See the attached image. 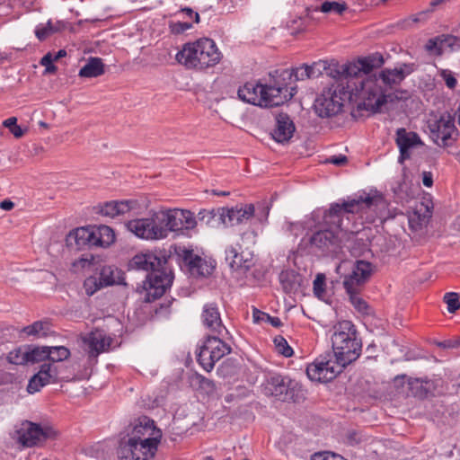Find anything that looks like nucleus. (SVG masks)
I'll return each mask as SVG.
<instances>
[{
	"label": "nucleus",
	"instance_id": "f257e3e1",
	"mask_svg": "<svg viewBox=\"0 0 460 460\" xmlns=\"http://www.w3.org/2000/svg\"><path fill=\"white\" fill-rule=\"evenodd\" d=\"M380 198L362 195L343 200L341 203H332L330 208L324 211L323 223L330 226V229L318 230L309 237L311 247L317 249L323 254L337 252L341 248V238L339 232H349V240L355 237L353 230L349 229L350 217L355 214H363L367 209L376 206Z\"/></svg>",
	"mask_w": 460,
	"mask_h": 460
},
{
	"label": "nucleus",
	"instance_id": "f03ea898",
	"mask_svg": "<svg viewBox=\"0 0 460 460\" xmlns=\"http://www.w3.org/2000/svg\"><path fill=\"white\" fill-rule=\"evenodd\" d=\"M166 256H158L153 252L135 255L128 262V270L147 272L146 280L137 284L136 292L145 293V301L153 302L161 297L172 283V272L167 266Z\"/></svg>",
	"mask_w": 460,
	"mask_h": 460
},
{
	"label": "nucleus",
	"instance_id": "7ed1b4c3",
	"mask_svg": "<svg viewBox=\"0 0 460 460\" xmlns=\"http://www.w3.org/2000/svg\"><path fill=\"white\" fill-rule=\"evenodd\" d=\"M415 69L416 66L413 63H403L399 68L382 70L378 78L361 79L359 95L362 102L358 103V111L366 110L373 113L378 112L380 108L387 102L388 98L385 90L378 84V80H381L386 86L393 87L400 84Z\"/></svg>",
	"mask_w": 460,
	"mask_h": 460
},
{
	"label": "nucleus",
	"instance_id": "20e7f679",
	"mask_svg": "<svg viewBox=\"0 0 460 460\" xmlns=\"http://www.w3.org/2000/svg\"><path fill=\"white\" fill-rule=\"evenodd\" d=\"M156 240L166 238L171 232L183 233L197 226L194 213L188 209H159L149 212Z\"/></svg>",
	"mask_w": 460,
	"mask_h": 460
},
{
	"label": "nucleus",
	"instance_id": "39448f33",
	"mask_svg": "<svg viewBox=\"0 0 460 460\" xmlns=\"http://www.w3.org/2000/svg\"><path fill=\"white\" fill-rule=\"evenodd\" d=\"M333 330L332 345L335 360L344 368L359 357L361 341L357 338V330L349 321L338 323Z\"/></svg>",
	"mask_w": 460,
	"mask_h": 460
},
{
	"label": "nucleus",
	"instance_id": "423d86ee",
	"mask_svg": "<svg viewBox=\"0 0 460 460\" xmlns=\"http://www.w3.org/2000/svg\"><path fill=\"white\" fill-rule=\"evenodd\" d=\"M177 60L188 68L205 69L219 63L221 53L214 40L202 38L192 43H186L176 55Z\"/></svg>",
	"mask_w": 460,
	"mask_h": 460
},
{
	"label": "nucleus",
	"instance_id": "0eeeda50",
	"mask_svg": "<svg viewBox=\"0 0 460 460\" xmlns=\"http://www.w3.org/2000/svg\"><path fill=\"white\" fill-rule=\"evenodd\" d=\"M115 241V234L111 227L101 225L98 226L78 227L69 232L66 245L76 250L92 247H108Z\"/></svg>",
	"mask_w": 460,
	"mask_h": 460
},
{
	"label": "nucleus",
	"instance_id": "6e6552de",
	"mask_svg": "<svg viewBox=\"0 0 460 460\" xmlns=\"http://www.w3.org/2000/svg\"><path fill=\"white\" fill-rule=\"evenodd\" d=\"M342 84H336L334 81L324 88L314 102V110L321 118H331L338 115L341 111L346 100L352 101V93L345 90Z\"/></svg>",
	"mask_w": 460,
	"mask_h": 460
},
{
	"label": "nucleus",
	"instance_id": "1a4fd4ad",
	"mask_svg": "<svg viewBox=\"0 0 460 460\" xmlns=\"http://www.w3.org/2000/svg\"><path fill=\"white\" fill-rule=\"evenodd\" d=\"M292 74L289 69L275 70L270 74V81L265 85L273 107L284 104L296 94V86L291 85L294 82Z\"/></svg>",
	"mask_w": 460,
	"mask_h": 460
},
{
	"label": "nucleus",
	"instance_id": "9d476101",
	"mask_svg": "<svg viewBox=\"0 0 460 460\" xmlns=\"http://www.w3.org/2000/svg\"><path fill=\"white\" fill-rule=\"evenodd\" d=\"M261 390L266 396L274 397L280 402L298 401L297 383L279 374L268 375L261 385Z\"/></svg>",
	"mask_w": 460,
	"mask_h": 460
},
{
	"label": "nucleus",
	"instance_id": "9b49d317",
	"mask_svg": "<svg viewBox=\"0 0 460 460\" xmlns=\"http://www.w3.org/2000/svg\"><path fill=\"white\" fill-rule=\"evenodd\" d=\"M231 352V347L216 335H208L197 354L199 364L210 372L216 362Z\"/></svg>",
	"mask_w": 460,
	"mask_h": 460
},
{
	"label": "nucleus",
	"instance_id": "f8f14e48",
	"mask_svg": "<svg viewBox=\"0 0 460 460\" xmlns=\"http://www.w3.org/2000/svg\"><path fill=\"white\" fill-rule=\"evenodd\" d=\"M159 443L148 438L134 442L122 438L117 451L118 457L120 460H150L155 456Z\"/></svg>",
	"mask_w": 460,
	"mask_h": 460
},
{
	"label": "nucleus",
	"instance_id": "ddd939ff",
	"mask_svg": "<svg viewBox=\"0 0 460 460\" xmlns=\"http://www.w3.org/2000/svg\"><path fill=\"white\" fill-rule=\"evenodd\" d=\"M56 432L49 427L42 428L40 424L25 420L16 430V440L24 447L42 445L49 438H54Z\"/></svg>",
	"mask_w": 460,
	"mask_h": 460
},
{
	"label": "nucleus",
	"instance_id": "4468645a",
	"mask_svg": "<svg viewBox=\"0 0 460 460\" xmlns=\"http://www.w3.org/2000/svg\"><path fill=\"white\" fill-rule=\"evenodd\" d=\"M429 128L433 141L438 146H451L458 137L455 116L449 112L443 113L438 120L429 123Z\"/></svg>",
	"mask_w": 460,
	"mask_h": 460
},
{
	"label": "nucleus",
	"instance_id": "2eb2a0df",
	"mask_svg": "<svg viewBox=\"0 0 460 460\" xmlns=\"http://www.w3.org/2000/svg\"><path fill=\"white\" fill-rule=\"evenodd\" d=\"M71 377L64 375L62 369L55 362H45L40 366L30 380L27 385V391L30 394L39 392L41 387L50 383H58L61 381H69Z\"/></svg>",
	"mask_w": 460,
	"mask_h": 460
},
{
	"label": "nucleus",
	"instance_id": "dca6fc26",
	"mask_svg": "<svg viewBox=\"0 0 460 460\" xmlns=\"http://www.w3.org/2000/svg\"><path fill=\"white\" fill-rule=\"evenodd\" d=\"M126 440L140 441L144 438L152 439V442H160L162 430L155 426L154 420L147 416H140L128 427Z\"/></svg>",
	"mask_w": 460,
	"mask_h": 460
},
{
	"label": "nucleus",
	"instance_id": "f3484780",
	"mask_svg": "<svg viewBox=\"0 0 460 460\" xmlns=\"http://www.w3.org/2000/svg\"><path fill=\"white\" fill-rule=\"evenodd\" d=\"M342 370L343 367L337 360L321 356L307 366L306 374L312 381L326 383L334 379Z\"/></svg>",
	"mask_w": 460,
	"mask_h": 460
},
{
	"label": "nucleus",
	"instance_id": "a211bd4d",
	"mask_svg": "<svg viewBox=\"0 0 460 460\" xmlns=\"http://www.w3.org/2000/svg\"><path fill=\"white\" fill-rule=\"evenodd\" d=\"M175 253L192 276L206 277L212 274L214 265L194 253L192 249L179 246L175 248Z\"/></svg>",
	"mask_w": 460,
	"mask_h": 460
},
{
	"label": "nucleus",
	"instance_id": "6ab92c4d",
	"mask_svg": "<svg viewBox=\"0 0 460 460\" xmlns=\"http://www.w3.org/2000/svg\"><path fill=\"white\" fill-rule=\"evenodd\" d=\"M358 66L359 64L358 61L356 63L342 65L341 66L333 65L334 70L332 80L338 84H342L345 90L351 91L352 95H358L360 98V90L358 91V84L360 85L361 80L358 82H353L355 79L358 80L359 75L362 74Z\"/></svg>",
	"mask_w": 460,
	"mask_h": 460
},
{
	"label": "nucleus",
	"instance_id": "aec40b11",
	"mask_svg": "<svg viewBox=\"0 0 460 460\" xmlns=\"http://www.w3.org/2000/svg\"><path fill=\"white\" fill-rule=\"evenodd\" d=\"M237 95L247 103L265 108L273 107L266 85L258 82H247L240 86Z\"/></svg>",
	"mask_w": 460,
	"mask_h": 460
},
{
	"label": "nucleus",
	"instance_id": "412c9836",
	"mask_svg": "<svg viewBox=\"0 0 460 460\" xmlns=\"http://www.w3.org/2000/svg\"><path fill=\"white\" fill-rule=\"evenodd\" d=\"M112 338L107 336L102 331L95 330L83 338L84 351L90 358H96L101 353L109 349Z\"/></svg>",
	"mask_w": 460,
	"mask_h": 460
},
{
	"label": "nucleus",
	"instance_id": "4be33fe9",
	"mask_svg": "<svg viewBox=\"0 0 460 460\" xmlns=\"http://www.w3.org/2000/svg\"><path fill=\"white\" fill-rule=\"evenodd\" d=\"M395 143L399 148L400 155L398 162L402 164L405 160L411 158V148L423 146L420 136L414 131H408L404 128H400L395 132Z\"/></svg>",
	"mask_w": 460,
	"mask_h": 460
},
{
	"label": "nucleus",
	"instance_id": "5701e85b",
	"mask_svg": "<svg viewBox=\"0 0 460 460\" xmlns=\"http://www.w3.org/2000/svg\"><path fill=\"white\" fill-rule=\"evenodd\" d=\"M371 273L372 264L370 262L363 260L356 261L351 272L344 277V288H361L370 278Z\"/></svg>",
	"mask_w": 460,
	"mask_h": 460
},
{
	"label": "nucleus",
	"instance_id": "b1692460",
	"mask_svg": "<svg viewBox=\"0 0 460 460\" xmlns=\"http://www.w3.org/2000/svg\"><path fill=\"white\" fill-rule=\"evenodd\" d=\"M275 128L270 135L272 138L280 144L289 142L296 130V126L287 113H279L276 116Z\"/></svg>",
	"mask_w": 460,
	"mask_h": 460
},
{
	"label": "nucleus",
	"instance_id": "393cba45",
	"mask_svg": "<svg viewBox=\"0 0 460 460\" xmlns=\"http://www.w3.org/2000/svg\"><path fill=\"white\" fill-rule=\"evenodd\" d=\"M202 321L204 325L213 333L222 335L223 332H227L224 326L220 313L215 304H208L204 306L202 312Z\"/></svg>",
	"mask_w": 460,
	"mask_h": 460
},
{
	"label": "nucleus",
	"instance_id": "a878e982",
	"mask_svg": "<svg viewBox=\"0 0 460 460\" xmlns=\"http://www.w3.org/2000/svg\"><path fill=\"white\" fill-rule=\"evenodd\" d=\"M136 200H112L105 202L103 205H100L97 212L102 216L113 218L117 216L129 212L131 209L136 208Z\"/></svg>",
	"mask_w": 460,
	"mask_h": 460
},
{
	"label": "nucleus",
	"instance_id": "bb28decb",
	"mask_svg": "<svg viewBox=\"0 0 460 460\" xmlns=\"http://www.w3.org/2000/svg\"><path fill=\"white\" fill-rule=\"evenodd\" d=\"M127 229L135 234L137 237L146 240H156L154 226H152L149 217L129 220L126 224Z\"/></svg>",
	"mask_w": 460,
	"mask_h": 460
},
{
	"label": "nucleus",
	"instance_id": "cd10ccee",
	"mask_svg": "<svg viewBox=\"0 0 460 460\" xmlns=\"http://www.w3.org/2000/svg\"><path fill=\"white\" fill-rule=\"evenodd\" d=\"M408 388L411 394L420 399H425L435 390V384L428 378H408Z\"/></svg>",
	"mask_w": 460,
	"mask_h": 460
},
{
	"label": "nucleus",
	"instance_id": "c85d7f7f",
	"mask_svg": "<svg viewBox=\"0 0 460 460\" xmlns=\"http://www.w3.org/2000/svg\"><path fill=\"white\" fill-rule=\"evenodd\" d=\"M241 246L236 244L235 246H229L226 250V261L229 267L233 270H248L252 265V261L249 259H244L242 252H240Z\"/></svg>",
	"mask_w": 460,
	"mask_h": 460
},
{
	"label": "nucleus",
	"instance_id": "c756f323",
	"mask_svg": "<svg viewBox=\"0 0 460 460\" xmlns=\"http://www.w3.org/2000/svg\"><path fill=\"white\" fill-rule=\"evenodd\" d=\"M99 279L104 288L113 285L127 286V283L124 281V272L112 265L102 266L100 270Z\"/></svg>",
	"mask_w": 460,
	"mask_h": 460
},
{
	"label": "nucleus",
	"instance_id": "7c9ffc66",
	"mask_svg": "<svg viewBox=\"0 0 460 460\" xmlns=\"http://www.w3.org/2000/svg\"><path fill=\"white\" fill-rule=\"evenodd\" d=\"M279 281L285 293H296L301 287L302 276L292 270H283L279 274Z\"/></svg>",
	"mask_w": 460,
	"mask_h": 460
},
{
	"label": "nucleus",
	"instance_id": "2f4dec72",
	"mask_svg": "<svg viewBox=\"0 0 460 460\" xmlns=\"http://www.w3.org/2000/svg\"><path fill=\"white\" fill-rule=\"evenodd\" d=\"M104 64L100 58H90L87 63L80 69L79 76L81 77H98L103 75Z\"/></svg>",
	"mask_w": 460,
	"mask_h": 460
},
{
	"label": "nucleus",
	"instance_id": "473e14b6",
	"mask_svg": "<svg viewBox=\"0 0 460 460\" xmlns=\"http://www.w3.org/2000/svg\"><path fill=\"white\" fill-rule=\"evenodd\" d=\"M431 217V210L428 205L420 204V208H417L412 216L409 217V225L411 229L418 230L422 226L427 225Z\"/></svg>",
	"mask_w": 460,
	"mask_h": 460
},
{
	"label": "nucleus",
	"instance_id": "72a5a7b5",
	"mask_svg": "<svg viewBox=\"0 0 460 460\" xmlns=\"http://www.w3.org/2000/svg\"><path fill=\"white\" fill-rule=\"evenodd\" d=\"M345 290L349 295L350 303L359 314L363 315H370L372 314V309L369 305L358 296L360 288H352V289L349 288Z\"/></svg>",
	"mask_w": 460,
	"mask_h": 460
},
{
	"label": "nucleus",
	"instance_id": "f704fd0d",
	"mask_svg": "<svg viewBox=\"0 0 460 460\" xmlns=\"http://www.w3.org/2000/svg\"><path fill=\"white\" fill-rule=\"evenodd\" d=\"M195 219L205 226L210 227H217L221 225L222 218L220 217L219 208L215 209H201L198 213Z\"/></svg>",
	"mask_w": 460,
	"mask_h": 460
},
{
	"label": "nucleus",
	"instance_id": "c9c22d12",
	"mask_svg": "<svg viewBox=\"0 0 460 460\" xmlns=\"http://www.w3.org/2000/svg\"><path fill=\"white\" fill-rule=\"evenodd\" d=\"M28 364H36L40 362H49L50 356L49 346L27 345Z\"/></svg>",
	"mask_w": 460,
	"mask_h": 460
},
{
	"label": "nucleus",
	"instance_id": "e433bc0d",
	"mask_svg": "<svg viewBox=\"0 0 460 460\" xmlns=\"http://www.w3.org/2000/svg\"><path fill=\"white\" fill-rule=\"evenodd\" d=\"M306 69L308 72V75H310V79L318 78L323 75L324 73L332 78L333 75V65H329L327 62L319 60L317 62H314L312 65H306Z\"/></svg>",
	"mask_w": 460,
	"mask_h": 460
},
{
	"label": "nucleus",
	"instance_id": "4c0bfd02",
	"mask_svg": "<svg viewBox=\"0 0 460 460\" xmlns=\"http://www.w3.org/2000/svg\"><path fill=\"white\" fill-rule=\"evenodd\" d=\"M28 336L47 337L50 332V324L48 321H37L22 330Z\"/></svg>",
	"mask_w": 460,
	"mask_h": 460
},
{
	"label": "nucleus",
	"instance_id": "58836bf2",
	"mask_svg": "<svg viewBox=\"0 0 460 460\" xmlns=\"http://www.w3.org/2000/svg\"><path fill=\"white\" fill-rule=\"evenodd\" d=\"M235 222H237L238 225L244 224L249 219L253 217L255 213V206L252 203L238 204L235 206Z\"/></svg>",
	"mask_w": 460,
	"mask_h": 460
},
{
	"label": "nucleus",
	"instance_id": "ea45409f",
	"mask_svg": "<svg viewBox=\"0 0 460 460\" xmlns=\"http://www.w3.org/2000/svg\"><path fill=\"white\" fill-rule=\"evenodd\" d=\"M7 360L14 365H28L27 345L11 350L7 355Z\"/></svg>",
	"mask_w": 460,
	"mask_h": 460
},
{
	"label": "nucleus",
	"instance_id": "a19ab883",
	"mask_svg": "<svg viewBox=\"0 0 460 460\" xmlns=\"http://www.w3.org/2000/svg\"><path fill=\"white\" fill-rule=\"evenodd\" d=\"M348 9V5L346 3H339V2H331V1H325L323 2L321 6H315L314 11L315 12H322L324 13H335L338 14H342L343 12H345Z\"/></svg>",
	"mask_w": 460,
	"mask_h": 460
},
{
	"label": "nucleus",
	"instance_id": "79ce46f5",
	"mask_svg": "<svg viewBox=\"0 0 460 460\" xmlns=\"http://www.w3.org/2000/svg\"><path fill=\"white\" fill-rule=\"evenodd\" d=\"M49 362H62L70 357V350L65 346H49Z\"/></svg>",
	"mask_w": 460,
	"mask_h": 460
},
{
	"label": "nucleus",
	"instance_id": "37998d69",
	"mask_svg": "<svg viewBox=\"0 0 460 460\" xmlns=\"http://www.w3.org/2000/svg\"><path fill=\"white\" fill-rule=\"evenodd\" d=\"M219 213L220 217L222 218L221 224L225 226H234L238 225L237 222H235L236 218V213H235V207H233L231 208H219Z\"/></svg>",
	"mask_w": 460,
	"mask_h": 460
},
{
	"label": "nucleus",
	"instance_id": "c03bdc74",
	"mask_svg": "<svg viewBox=\"0 0 460 460\" xmlns=\"http://www.w3.org/2000/svg\"><path fill=\"white\" fill-rule=\"evenodd\" d=\"M104 288L100 279L95 276L88 277L84 282V288L88 296H93L95 292Z\"/></svg>",
	"mask_w": 460,
	"mask_h": 460
},
{
	"label": "nucleus",
	"instance_id": "a18cd8bd",
	"mask_svg": "<svg viewBox=\"0 0 460 460\" xmlns=\"http://www.w3.org/2000/svg\"><path fill=\"white\" fill-rule=\"evenodd\" d=\"M255 206L254 216L259 222L264 223L267 221L270 210V204L266 200L258 202Z\"/></svg>",
	"mask_w": 460,
	"mask_h": 460
},
{
	"label": "nucleus",
	"instance_id": "49530a36",
	"mask_svg": "<svg viewBox=\"0 0 460 460\" xmlns=\"http://www.w3.org/2000/svg\"><path fill=\"white\" fill-rule=\"evenodd\" d=\"M274 344L278 353L286 358H289L294 354L293 349L288 345L286 339L282 336H277L274 339Z\"/></svg>",
	"mask_w": 460,
	"mask_h": 460
},
{
	"label": "nucleus",
	"instance_id": "de8ad7c7",
	"mask_svg": "<svg viewBox=\"0 0 460 460\" xmlns=\"http://www.w3.org/2000/svg\"><path fill=\"white\" fill-rule=\"evenodd\" d=\"M58 28L54 26L50 21L48 22L46 26L37 27L35 30V35L39 40H45L49 35L57 32Z\"/></svg>",
	"mask_w": 460,
	"mask_h": 460
},
{
	"label": "nucleus",
	"instance_id": "09e8293b",
	"mask_svg": "<svg viewBox=\"0 0 460 460\" xmlns=\"http://www.w3.org/2000/svg\"><path fill=\"white\" fill-rule=\"evenodd\" d=\"M444 302L447 304L449 313H456L460 308L459 295L457 293H447L444 296Z\"/></svg>",
	"mask_w": 460,
	"mask_h": 460
},
{
	"label": "nucleus",
	"instance_id": "8fccbe9b",
	"mask_svg": "<svg viewBox=\"0 0 460 460\" xmlns=\"http://www.w3.org/2000/svg\"><path fill=\"white\" fill-rule=\"evenodd\" d=\"M313 285L314 296L323 299L325 294V276L321 273L317 274Z\"/></svg>",
	"mask_w": 460,
	"mask_h": 460
},
{
	"label": "nucleus",
	"instance_id": "3c124183",
	"mask_svg": "<svg viewBox=\"0 0 460 460\" xmlns=\"http://www.w3.org/2000/svg\"><path fill=\"white\" fill-rule=\"evenodd\" d=\"M4 127L8 128L10 132L17 138L22 137L24 131L17 125V118L11 117L3 122Z\"/></svg>",
	"mask_w": 460,
	"mask_h": 460
},
{
	"label": "nucleus",
	"instance_id": "603ef678",
	"mask_svg": "<svg viewBox=\"0 0 460 460\" xmlns=\"http://www.w3.org/2000/svg\"><path fill=\"white\" fill-rule=\"evenodd\" d=\"M425 49L427 51L433 53L437 56H440L443 54V49L441 47V40L439 36L429 39L426 43Z\"/></svg>",
	"mask_w": 460,
	"mask_h": 460
},
{
	"label": "nucleus",
	"instance_id": "864d4df0",
	"mask_svg": "<svg viewBox=\"0 0 460 460\" xmlns=\"http://www.w3.org/2000/svg\"><path fill=\"white\" fill-rule=\"evenodd\" d=\"M53 56L50 52L47 53L46 55H44L42 57V58L40 59V64L41 66H45V71H44V74H54L56 73L58 67L53 65Z\"/></svg>",
	"mask_w": 460,
	"mask_h": 460
},
{
	"label": "nucleus",
	"instance_id": "5fc2aeb1",
	"mask_svg": "<svg viewBox=\"0 0 460 460\" xmlns=\"http://www.w3.org/2000/svg\"><path fill=\"white\" fill-rule=\"evenodd\" d=\"M439 39L441 40V47L443 49V52L447 49H450L451 50L454 49V47L456 45H458L459 39L453 35H439Z\"/></svg>",
	"mask_w": 460,
	"mask_h": 460
},
{
	"label": "nucleus",
	"instance_id": "6e6d98bb",
	"mask_svg": "<svg viewBox=\"0 0 460 460\" xmlns=\"http://www.w3.org/2000/svg\"><path fill=\"white\" fill-rule=\"evenodd\" d=\"M290 71H292L293 73L292 76L294 78V82L310 79V75H308V72L306 69V64H304L299 67L293 68Z\"/></svg>",
	"mask_w": 460,
	"mask_h": 460
},
{
	"label": "nucleus",
	"instance_id": "4d7b16f0",
	"mask_svg": "<svg viewBox=\"0 0 460 460\" xmlns=\"http://www.w3.org/2000/svg\"><path fill=\"white\" fill-rule=\"evenodd\" d=\"M366 61L369 62L373 68L380 67L385 62L383 56L380 53H374L366 57Z\"/></svg>",
	"mask_w": 460,
	"mask_h": 460
},
{
	"label": "nucleus",
	"instance_id": "13d9d810",
	"mask_svg": "<svg viewBox=\"0 0 460 460\" xmlns=\"http://www.w3.org/2000/svg\"><path fill=\"white\" fill-rule=\"evenodd\" d=\"M438 346L443 349L460 348V336L440 341L438 343Z\"/></svg>",
	"mask_w": 460,
	"mask_h": 460
},
{
	"label": "nucleus",
	"instance_id": "bf43d9fd",
	"mask_svg": "<svg viewBox=\"0 0 460 460\" xmlns=\"http://www.w3.org/2000/svg\"><path fill=\"white\" fill-rule=\"evenodd\" d=\"M199 386L206 390L208 394L212 393L215 390V384L212 380L206 378L202 376H198Z\"/></svg>",
	"mask_w": 460,
	"mask_h": 460
},
{
	"label": "nucleus",
	"instance_id": "052dcab7",
	"mask_svg": "<svg viewBox=\"0 0 460 460\" xmlns=\"http://www.w3.org/2000/svg\"><path fill=\"white\" fill-rule=\"evenodd\" d=\"M312 460H344V458L333 453H317L313 456Z\"/></svg>",
	"mask_w": 460,
	"mask_h": 460
},
{
	"label": "nucleus",
	"instance_id": "680f3d73",
	"mask_svg": "<svg viewBox=\"0 0 460 460\" xmlns=\"http://www.w3.org/2000/svg\"><path fill=\"white\" fill-rule=\"evenodd\" d=\"M405 188V182H399L398 185L393 189L394 195L402 201L409 197Z\"/></svg>",
	"mask_w": 460,
	"mask_h": 460
},
{
	"label": "nucleus",
	"instance_id": "e2e57ef3",
	"mask_svg": "<svg viewBox=\"0 0 460 460\" xmlns=\"http://www.w3.org/2000/svg\"><path fill=\"white\" fill-rule=\"evenodd\" d=\"M442 76H443L446 85L449 89H455V87L456 86V84H457L456 77L450 72H447L446 70H444L442 72Z\"/></svg>",
	"mask_w": 460,
	"mask_h": 460
},
{
	"label": "nucleus",
	"instance_id": "0e129e2a",
	"mask_svg": "<svg viewBox=\"0 0 460 460\" xmlns=\"http://www.w3.org/2000/svg\"><path fill=\"white\" fill-rule=\"evenodd\" d=\"M270 314L254 308L252 313L253 322L256 323H266Z\"/></svg>",
	"mask_w": 460,
	"mask_h": 460
},
{
	"label": "nucleus",
	"instance_id": "69168bd1",
	"mask_svg": "<svg viewBox=\"0 0 460 460\" xmlns=\"http://www.w3.org/2000/svg\"><path fill=\"white\" fill-rule=\"evenodd\" d=\"M326 163H330V164H332L337 166H341L348 163V158L346 155H340L338 156L333 155V156H331L330 158H328L326 160Z\"/></svg>",
	"mask_w": 460,
	"mask_h": 460
},
{
	"label": "nucleus",
	"instance_id": "338daca9",
	"mask_svg": "<svg viewBox=\"0 0 460 460\" xmlns=\"http://www.w3.org/2000/svg\"><path fill=\"white\" fill-rule=\"evenodd\" d=\"M358 62L359 64L358 67L361 69V72L364 75L369 74L374 69L369 62L366 61V57L359 58Z\"/></svg>",
	"mask_w": 460,
	"mask_h": 460
},
{
	"label": "nucleus",
	"instance_id": "774afa93",
	"mask_svg": "<svg viewBox=\"0 0 460 460\" xmlns=\"http://www.w3.org/2000/svg\"><path fill=\"white\" fill-rule=\"evenodd\" d=\"M422 183L429 188L433 185V176L430 172H422Z\"/></svg>",
	"mask_w": 460,
	"mask_h": 460
}]
</instances>
